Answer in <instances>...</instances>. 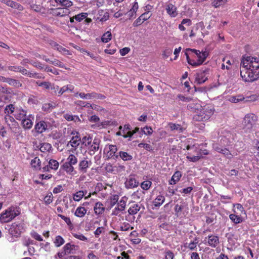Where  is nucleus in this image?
Here are the masks:
<instances>
[{
    "mask_svg": "<svg viewBox=\"0 0 259 259\" xmlns=\"http://www.w3.org/2000/svg\"><path fill=\"white\" fill-rule=\"evenodd\" d=\"M182 177V173L180 171H176L172 176L171 180L169 181L170 185L176 184L181 179Z\"/></svg>",
    "mask_w": 259,
    "mask_h": 259,
    "instance_id": "2f4dec72",
    "label": "nucleus"
},
{
    "mask_svg": "<svg viewBox=\"0 0 259 259\" xmlns=\"http://www.w3.org/2000/svg\"><path fill=\"white\" fill-rule=\"evenodd\" d=\"M59 163H54V167H52V163H48V165H46L42 167V171L45 172L49 170L50 168H54L55 169H56L58 168L59 166Z\"/></svg>",
    "mask_w": 259,
    "mask_h": 259,
    "instance_id": "603ef678",
    "label": "nucleus"
},
{
    "mask_svg": "<svg viewBox=\"0 0 259 259\" xmlns=\"http://www.w3.org/2000/svg\"><path fill=\"white\" fill-rule=\"evenodd\" d=\"M113 145H110L108 147H105L104 151V157L105 159H109L113 156Z\"/></svg>",
    "mask_w": 259,
    "mask_h": 259,
    "instance_id": "cd10ccee",
    "label": "nucleus"
},
{
    "mask_svg": "<svg viewBox=\"0 0 259 259\" xmlns=\"http://www.w3.org/2000/svg\"><path fill=\"white\" fill-rule=\"evenodd\" d=\"M47 128V123L43 120L37 122L34 126V130L38 134H41L44 133Z\"/></svg>",
    "mask_w": 259,
    "mask_h": 259,
    "instance_id": "4be33fe9",
    "label": "nucleus"
},
{
    "mask_svg": "<svg viewBox=\"0 0 259 259\" xmlns=\"http://www.w3.org/2000/svg\"><path fill=\"white\" fill-rule=\"evenodd\" d=\"M88 16L87 13H81L74 16L75 20L78 22H81Z\"/></svg>",
    "mask_w": 259,
    "mask_h": 259,
    "instance_id": "864d4df0",
    "label": "nucleus"
},
{
    "mask_svg": "<svg viewBox=\"0 0 259 259\" xmlns=\"http://www.w3.org/2000/svg\"><path fill=\"white\" fill-rule=\"evenodd\" d=\"M13 96L12 90L7 86L0 87V102L6 103L11 101Z\"/></svg>",
    "mask_w": 259,
    "mask_h": 259,
    "instance_id": "1a4fd4ad",
    "label": "nucleus"
},
{
    "mask_svg": "<svg viewBox=\"0 0 259 259\" xmlns=\"http://www.w3.org/2000/svg\"><path fill=\"white\" fill-rule=\"evenodd\" d=\"M164 196L160 193L153 201V204L155 207H159L165 201Z\"/></svg>",
    "mask_w": 259,
    "mask_h": 259,
    "instance_id": "393cba45",
    "label": "nucleus"
},
{
    "mask_svg": "<svg viewBox=\"0 0 259 259\" xmlns=\"http://www.w3.org/2000/svg\"><path fill=\"white\" fill-rule=\"evenodd\" d=\"M5 123L9 127L12 132L17 134L16 136L23 138L22 130L19 124L11 115H5L4 117Z\"/></svg>",
    "mask_w": 259,
    "mask_h": 259,
    "instance_id": "423d86ee",
    "label": "nucleus"
},
{
    "mask_svg": "<svg viewBox=\"0 0 259 259\" xmlns=\"http://www.w3.org/2000/svg\"><path fill=\"white\" fill-rule=\"evenodd\" d=\"M256 97L255 95H251L244 97L242 95L239 94L236 96H230L229 101L232 103H236L241 101L245 102H252L256 100Z\"/></svg>",
    "mask_w": 259,
    "mask_h": 259,
    "instance_id": "9b49d317",
    "label": "nucleus"
},
{
    "mask_svg": "<svg viewBox=\"0 0 259 259\" xmlns=\"http://www.w3.org/2000/svg\"><path fill=\"white\" fill-rule=\"evenodd\" d=\"M24 231L23 223L17 222L12 223L9 229V234L7 236V240L10 242H13L16 241V239L20 236V235Z\"/></svg>",
    "mask_w": 259,
    "mask_h": 259,
    "instance_id": "7ed1b4c3",
    "label": "nucleus"
},
{
    "mask_svg": "<svg viewBox=\"0 0 259 259\" xmlns=\"http://www.w3.org/2000/svg\"><path fill=\"white\" fill-rule=\"evenodd\" d=\"M46 204H50L53 200V195L51 193H48L44 199Z\"/></svg>",
    "mask_w": 259,
    "mask_h": 259,
    "instance_id": "e2e57ef3",
    "label": "nucleus"
},
{
    "mask_svg": "<svg viewBox=\"0 0 259 259\" xmlns=\"http://www.w3.org/2000/svg\"><path fill=\"white\" fill-rule=\"evenodd\" d=\"M198 243V238L195 237L193 241H191L189 243H186L185 245V247L189 248L191 250H194L197 248V244Z\"/></svg>",
    "mask_w": 259,
    "mask_h": 259,
    "instance_id": "473e14b6",
    "label": "nucleus"
},
{
    "mask_svg": "<svg viewBox=\"0 0 259 259\" xmlns=\"http://www.w3.org/2000/svg\"><path fill=\"white\" fill-rule=\"evenodd\" d=\"M229 218L235 224L240 223L243 221L242 218L240 214L233 213L229 215Z\"/></svg>",
    "mask_w": 259,
    "mask_h": 259,
    "instance_id": "7c9ffc66",
    "label": "nucleus"
},
{
    "mask_svg": "<svg viewBox=\"0 0 259 259\" xmlns=\"http://www.w3.org/2000/svg\"><path fill=\"white\" fill-rule=\"evenodd\" d=\"M58 216L61 219L63 220L69 226L71 227L72 226L71 221L69 218L65 217L62 214H58Z\"/></svg>",
    "mask_w": 259,
    "mask_h": 259,
    "instance_id": "338daca9",
    "label": "nucleus"
},
{
    "mask_svg": "<svg viewBox=\"0 0 259 259\" xmlns=\"http://www.w3.org/2000/svg\"><path fill=\"white\" fill-rule=\"evenodd\" d=\"M36 83L39 87H42L47 90L51 89L52 84L51 82H48V81H43V82L37 81Z\"/></svg>",
    "mask_w": 259,
    "mask_h": 259,
    "instance_id": "4d7b16f0",
    "label": "nucleus"
},
{
    "mask_svg": "<svg viewBox=\"0 0 259 259\" xmlns=\"http://www.w3.org/2000/svg\"><path fill=\"white\" fill-rule=\"evenodd\" d=\"M140 209V206L138 204H133L129 208L128 212L130 214H136Z\"/></svg>",
    "mask_w": 259,
    "mask_h": 259,
    "instance_id": "a19ab883",
    "label": "nucleus"
},
{
    "mask_svg": "<svg viewBox=\"0 0 259 259\" xmlns=\"http://www.w3.org/2000/svg\"><path fill=\"white\" fill-rule=\"evenodd\" d=\"M139 182L136 180L135 175H130L125 182V187L127 188H134L137 187Z\"/></svg>",
    "mask_w": 259,
    "mask_h": 259,
    "instance_id": "aec40b11",
    "label": "nucleus"
},
{
    "mask_svg": "<svg viewBox=\"0 0 259 259\" xmlns=\"http://www.w3.org/2000/svg\"><path fill=\"white\" fill-rule=\"evenodd\" d=\"M192 24V21L188 18H185L182 20L181 24H180L178 26L179 29L182 31H184L186 30L185 27L184 25H186L187 26H189Z\"/></svg>",
    "mask_w": 259,
    "mask_h": 259,
    "instance_id": "72a5a7b5",
    "label": "nucleus"
},
{
    "mask_svg": "<svg viewBox=\"0 0 259 259\" xmlns=\"http://www.w3.org/2000/svg\"><path fill=\"white\" fill-rule=\"evenodd\" d=\"M50 13L55 17H63L68 15L70 13V11L68 7L58 8L55 9H51Z\"/></svg>",
    "mask_w": 259,
    "mask_h": 259,
    "instance_id": "4468645a",
    "label": "nucleus"
},
{
    "mask_svg": "<svg viewBox=\"0 0 259 259\" xmlns=\"http://www.w3.org/2000/svg\"><path fill=\"white\" fill-rule=\"evenodd\" d=\"M100 140L98 139H95L91 145L89 149L91 151H97L99 148Z\"/></svg>",
    "mask_w": 259,
    "mask_h": 259,
    "instance_id": "79ce46f5",
    "label": "nucleus"
},
{
    "mask_svg": "<svg viewBox=\"0 0 259 259\" xmlns=\"http://www.w3.org/2000/svg\"><path fill=\"white\" fill-rule=\"evenodd\" d=\"M214 109L209 106H204L196 112L193 119L195 121H206L213 114Z\"/></svg>",
    "mask_w": 259,
    "mask_h": 259,
    "instance_id": "20e7f679",
    "label": "nucleus"
},
{
    "mask_svg": "<svg viewBox=\"0 0 259 259\" xmlns=\"http://www.w3.org/2000/svg\"><path fill=\"white\" fill-rule=\"evenodd\" d=\"M258 120V117L253 113L246 114L242 121V128L244 131L250 132Z\"/></svg>",
    "mask_w": 259,
    "mask_h": 259,
    "instance_id": "39448f33",
    "label": "nucleus"
},
{
    "mask_svg": "<svg viewBox=\"0 0 259 259\" xmlns=\"http://www.w3.org/2000/svg\"><path fill=\"white\" fill-rule=\"evenodd\" d=\"M68 162H88L85 160L83 154L81 152H73V154H70L67 158Z\"/></svg>",
    "mask_w": 259,
    "mask_h": 259,
    "instance_id": "f3484780",
    "label": "nucleus"
},
{
    "mask_svg": "<svg viewBox=\"0 0 259 259\" xmlns=\"http://www.w3.org/2000/svg\"><path fill=\"white\" fill-rule=\"evenodd\" d=\"M84 193L83 191H78L73 195V200L75 201H79L83 197Z\"/></svg>",
    "mask_w": 259,
    "mask_h": 259,
    "instance_id": "09e8293b",
    "label": "nucleus"
},
{
    "mask_svg": "<svg viewBox=\"0 0 259 259\" xmlns=\"http://www.w3.org/2000/svg\"><path fill=\"white\" fill-rule=\"evenodd\" d=\"M15 111V106L12 104L7 105L5 108V113L6 115H10Z\"/></svg>",
    "mask_w": 259,
    "mask_h": 259,
    "instance_id": "a18cd8bd",
    "label": "nucleus"
},
{
    "mask_svg": "<svg viewBox=\"0 0 259 259\" xmlns=\"http://www.w3.org/2000/svg\"><path fill=\"white\" fill-rule=\"evenodd\" d=\"M81 137L78 132L72 131L71 133L70 140L68 143L67 146H70L76 150V148L80 144Z\"/></svg>",
    "mask_w": 259,
    "mask_h": 259,
    "instance_id": "f8f14e48",
    "label": "nucleus"
},
{
    "mask_svg": "<svg viewBox=\"0 0 259 259\" xmlns=\"http://www.w3.org/2000/svg\"><path fill=\"white\" fill-rule=\"evenodd\" d=\"M119 131L116 133L117 135H120L123 136L124 138H131L134 134L137 133L139 131V128L136 127L133 131H131L132 128L130 124H125L123 127L121 126L119 127Z\"/></svg>",
    "mask_w": 259,
    "mask_h": 259,
    "instance_id": "6e6552de",
    "label": "nucleus"
},
{
    "mask_svg": "<svg viewBox=\"0 0 259 259\" xmlns=\"http://www.w3.org/2000/svg\"><path fill=\"white\" fill-rule=\"evenodd\" d=\"M105 210V207L103 204L100 202H97L94 206V211L96 214H100L104 212Z\"/></svg>",
    "mask_w": 259,
    "mask_h": 259,
    "instance_id": "f704fd0d",
    "label": "nucleus"
},
{
    "mask_svg": "<svg viewBox=\"0 0 259 259\" xmlns=\"http://www.w3.org/2000/svg\"><path fill=\"white\" fill-rule=\"evenodd\" d=\"M51 63L56 66H58L61 68L66 69L64 64L58 60L54 59V61H51Z\"/></svg>",
    "mask_w": 259,
    "mask_h": 259,
    "instance_id": "69168bd1",
    "label": "nucleus"
},
{
    "mask_svg": "<svg viewBox=\"0 0 259 259\" xmlns=\"http://www.w3.org/2000/svg\"><path fill=\"white\" fill-rule=\"evenodd\" d=\"M6 82L8 83L9 85L16 88H19L22 85V84L18 80L11 78H7Z\"/></svg>",
    "mask_w": 259,
    "mask_h": 259,
    "instance_id": "c9c22d12",
    "label": "nucleus"
},
{
    "mask_svg": "<svg viewBox=\"0 0 259 259\" xmlns=\"http://www.w3.org/2000/svg\"><path fill=\"white\" fill-rule=\"evenodd\" d=\"M92 143V138L90 135H87L81 138V148L84 147L89 149Z\"/></svg>",
    "mask_w": 259,
    "mask_h": 259,
    "instance_id": "b1692460",
    "label": "nucleus"
},
{
    "mask_svg": "<svg viewBox=\"0 0 259 259\" xmlns=\"http://www.w3.org/2000/svg\"><path fill=\"white\" fill-rule=\"evenodd\" d=\"M187 158L191 160L192 162H195L201 159L202 157L198 154L193 155L191 152L188 153V155L187 156Z\"/></svg>",
    "mask_w": 259,
    "mask_h": 259,
    "instance_id": "de8ad7c7",
    "label": "nucleus"
},
{
    "mask_svg": "<svg viewBox=\"0 0 259 259\" xmlns=\"http://www.w3.org/2000/svg\"><path fill=\"white\" fill-rule=\"evenodd\" d=\"M183 209V206L181 205L176 204L175 206V211L177 217L181 215V212Z\"/></svg>",
    "mask_w": 259,
    "mask_h": 259,
    "instance_id": "0e129e2a",
    "label": "nucleus"
},
{
    "mask_svg": "<svg viewBox=\"0 0 259 259\" xmlns=\"http://www.w3.org/2000/svg\"><path fill=\"white\" fill-rule=\"evenodd\" d=\"M152 182L150 181H144L141 184V188L144 190H148L151 186Z\"/></svg>",
    "mask_w": 259,
    "mask_h": 259,
    "instance_id": "13d9d810",
    "label": "nucleus"
},
{
    "mask_svg": "<svg viewBox=\"0 0 259 259\" xmlns=\"http://www.w3.org/2000/svg\"><path fill=\"white\" fill-rule=\"evenodd\" d=\"M201 108V105L196 101H193L187 105V109L195 113L199 111Z\"/></svg>",
    "mask_w": 259,
    "mask_h": 259,
    "instance_id": "bb28decb",
    "label": "nucleus"
},
{
    "mask_svg": "<svg viewBox=\"0 0 259 259\" xmlns=\"http://www.w3.org/2000/svg\"><path fill=\"white\" fill-rule=\"evenodd\" d=\"M127 199V198L126 197H123L120 201L117 202L114 208V215H117L120 212L124 210Z\"/></svg>",
    "mask_w": 259,
    "mask_h": 259,
    "instance_id": "6ab92c4d",
    "label": "nucleus"
},
{
    "mask_svg": "<svg viewBox=\"0 0 259 259\" xmlns=\"http://www.w3.org/2000/svg\"><path fill=\"white\" fill-rule=\"evenodd\" d=\"M139 136L141 137L143 134L146 135H150L153 132L152 128L150 126H146L143 128H142L141 131H139Z\"/></svg>",
    "mask_w": 259,
    "mask_h": 259,
    "instance_id": "ea45409f",
    "label": "nucleus"
},
{
    "mask_svg": "<svg viewBox=\"0 0 259 259\" xmlns=\"http://www.w3.org/2000/svg\"><path fill=\"white\" fill-rule=\"evenodd\" d=\"M205 244L212 248H217L220 245L219 237L217 235H210L205 238Z\"/></svg>",
    "mask_w": 259,
    "mask_h": 259,
    "instance_id": "2eb2a0df",
    "label": "nucleus"
},
{
    "mask_svg": "<svg viewBox=\"0 0 259 259\" xmlns=\"http://www.w3.org/2000/svg\"><path fill=\"white\" fill-rule=\"evenodd\" d=\"M187 51H191L193 54V58H190L188 54L185 53L188 63L194 67L202 65L208 56V53L206 51L200 52L199 50L192 49H187Z\"/></svg>",
    "mask_w": 259,
    "mask_h": 259,
    "instance_id": "f03ea898",
    "label": "nucleus"
},
{
    "mask_svg": "<svg viewBox=\"0 0 259 259\" xmlns=\"http://www.w3.org/2000/svg\"><path fill=\"white\" fill-rule=\"evenodd\" d=\"M165 9L167 14L171 18H175L178 15L177 8L175 5V2L172 1H169L165 4Z\"/></svg>",
    "mask_w": 259,
    "mask_h": 259,
    "instance_id": "ddd939ff",
    "label": "nucleus"
},
{
    "mask_svg": "<svg viewBox=\"0 0 259 259\" xmlns=\"http://www.w3.org/2000/svg\"><path fill=\"white\" fill-rule=\"evenodd\" d=\"M240 65V76L245 82L259 78V56L243 57Z\"/></svg>",
    "mask_w": 259,
    "mask_h": 259,
    "instance_id": "f257e3e1",
    "label": "nucleus"
},
{
    "mask_svg": "<svg viewBox=\"0 0 259 259\" xmlns=\"http://www.w3.org/2000/svg\"><path fill=\"white\" fill-rule=\"evenodd\" d=\"M233 212L236 214H240L241 215L244 212V209L241 204L237 203L233 205Z\"/></svg>",
    "mask_w": 259,
    "mask_h": 259,
    "instance_id": "4c0bfd02",
    "label": "nucleus"
},
{
    "mask_svg": "<svg viewBox=\"0 0 259 259\" xmlns=\"http://www.w3.org/2000/svg\"><path fill=\"white\" fill-rule=\"evenodd\" d=\"M30 235L31 237L35 239L36 240L38 241H42L43 240L42 237L34 231H32L30 233Z\"/></svg>",
    "mask_w": 259,
    "mask_h": 259,
    "instance_id": "680f3d73",
    "label": "nucleus"
},
{
    "mask_svg": "<svg viewBox=\"0 0 259 259\" xmlns=\"http://www.w3.org/2000/svg\"><path fill=\"white\" fill-rule=\"evenodd\" d=\"M30 8L36 12H41V11L44 10L43 7L41 5L36 4L31 5Z\"/></svg>",
    "mask_w": 259,
    "mask_h": 259,
    "instance_id": "052dcab7",
    "label": "nucleus"
},
{
    "mask_svg": "<svg viewBox=\"0 0 259 259\" xmlns=\"http://www.w3.org/2000/svg\"><path fill=\"white\" fill-rule=\"evenodd\" d=\"M18 72L21 73L23 75L28 76L29 77H33L35 78H40L41 77L39 74L36 72H32L28 71L26 69L23 67L20 66Z\"/></svg>",
    "mask_w": 259,
    "mask_h": 259,
    "instance_id": "5701e85b",
    "label": "nucleus"
},
{
    "mask_svg": "<svg viewBox=\"0 0 259 259\" xmlns=\"http://www.w3.org/2000/svg\"><path fill=\"white\" fill-rule=\"evenodd\" d=\"M19 208L17 207H10L3 212L0 217L2 223L9 222L20 214Z\"/></svg>",
    "mask_w": 259,
    "mask_h": 259,
    "instance_id": "0eeeda50",
    "label": "nucleus"
},
{
    "mask_svg": "<svg viewBox=\"0 0 259 259\" xmlns=\"http://www.w3.org/2000/svg\"><path fill=\"white\" fill-rule=\"evenodd\" d=\"M0 1L7 6L19 12H21L24 10V7L22 5L12 0H0Z\"/></svg>",
    "mask_w": 259,
    "mask_h": 259,
    "instance_id": "a211bd4d",
    "label": "nucleus"
},
{
    "mask_svg": "<svg viewBox=\"0 0 259 259\" xmlns=\"http://www.w3.org/2000/svg\"><path fill=\"white\" fill-rule=\"evenodd\" d=\"M87 213V209L84 207H78L74 213L75 216L79 218L83 217Z\"/></svg>",
    "mask_w": 259,
    "mask_h": 259,
    "instance_id": "58836bf2",
    "label": "nucleus"
},
{
    "mask_svg": "<svg viewBox=\"0 0 259 259\" xmlns=\"http://www.w3.org/2000/svg\"><path fill=\"white\" fill-rule=\"evenodd\" d=\"M14 116L16 119L22 120L26 117V111L22 109H17L15 111Z\"/></svg>",
    "mask_w": 259,
    "mask_h": 259,
    "instance_id": "a878e982",
    "label": "nucleus"
},
{
    "mask_svg": "<svg viewBox=\"0 0 259 259\" xmlns=\"http://www.w3.org/2000/svg\"><path fill=\"white\" fill-rule=\"evenodd\" d=\"M175 257L174 253L170 250L165 251V259H174Z\"/></svg>",
    "mask_w": 259,
    "mask_h": 259,
    "instance_id": "774afa93",
    "label": "nucleus"
},
{
    "mask_svg": "<svg viewBox=\"0 0 259 259\" xmlns=\"http://www.w3.org/2000/svg\"><path fill=\"white\" fill-rule=\"evenodd\" d=\"M120 157L124 161L130 160L132 156L125 152H120Z\"/></svg>",
    "mask_w": 259,
    "mask_h": 259,
    "instance_id": "bf43d9fd",
    "label": "nucleus"
},
{
    "mask_svg": "<svg viewBox=\"0 0 259 259\" xmlns=\"http://www.w3.org/2000/svg\"><path fill=\"white\" fill-rule=\"evenodd\" d=\"M76 163H64L63 165V168L69 173H71L73 170V167L72 164H75Z\"/></svg>",
    "mask_w": 259,
    "mask_h": 259,
    "instance_id": "8fccbe9b",
    "label": "nucleus"
},
{
    "mask_svg": "<svg viewBox=\"0 0 259 259\" xmlns=\"http://www.w3.org/2000/svg\"><path fill=\"white\" fill-rule=\"evenodd\" d=\"M55 2L59 5L69 8L73 5V2L70 0H54Z\"/></svg>",
    "mask_w": 259,
    "mask_h": 259,
    "instance_id": "e433bc0d",
    "label": "nucleus"
},
{
    "mask_svg": "<svg viewBox=\"0 0 259 259\" xmlns=\"http://www.w3.org/2000/svg\"><path fill=\"white\" fill-rule=\"evenodd\" d=\"M74 89V87L73 85L71 84H67L66 85H64L63 87L60 88L59 92L58 94V96L60 97L62 95H63V93L69 91L70 92H73Z\"/></svg>",
    "mask_w": 259,
    "mask_h": 259,
    "instance_id": "c85d7f7f",
    "label": "nucleus"
},
{
    "mask_svg": "<svg viewBox=\"0 0 259 259\" xmlns=\"http://www.w3.org/2000/svg\"><path fill=\"white\" fill-rule=\"evenodd\" d=\"M208 72L209 69H208L198 71L195 75V81L199 84L205 82L207 79Z\"/></svg>",
    "mask_w": 259,
    "mask_h": 259,
    "instance_id": "dca6fc26",
    "label": "nucleus"
},
{
    "mask_svg": "<svg viewBox=\"0 0 259 259\" xmlns=\"http://www.w3.org/2000/svg\"><path fill=\"white\" fill-rule=\"evenodd\" d=\"M75 246L70 243H67L64 246V249L65 253H73V250L74 249Z\"/></svg>",
    "mask_w": 259,
    "mask_h": 259,
    "instance_id": "49530a36",
    "label": "nucleus"
},
{
    "mask_svg": "<svg viewBox=\"0 0 259 259\" xmlns=\"http://www.w3.org/2000/svg\"><path fill=\"white\" fill-rule=\"evenodd\" d=\"M64 243V240L61 236L56 237L54 244L56 246L59 247Z\"/></svg>",
    "mask_w": 259,
    "mask_h": 259,
    "instance_id": "5fc2aeb1",
    "label": "nucleus"
},
{
    "mask_svg": "<svg viewBox=\"0 0 259 259\" xmlns=\"http://www.w3.org/2000/svg\"><path fill=\"white\" fill-rule=\"evenodd\" d=\"M111 33L109 31L105 32L102 36L101 40L104 42H107L111 39Z\"/></svg>",
    "mask_w": 259,
    "mask_h": 259,
    "instance_id": "6e6d98bb",
    "label": "nucleus"
},
{
    "mask_svg": "<svg viewBox=\"0 0 259 259\" xmlns=\"http://www.w3.org/2000/svg\"><path fill=\"white\" fill-rule=\"evenodd\" d=\"M52 148V146L48 143H43L40 144L39 150L41 152H49Z\"/></svg>",
    "mask_w": 259,
    "mask_h": 259,
    "instance_id": "37998d69",
    "label": "nucleus"
},
{
    "mask_svg": "<svg viewBox=\"0 0 259 259\" xmlns=\"http://www.w3.org/2000/svg\"><path fill=\"white\" fill-rule=\"evenodd\" d=\"M57 105L54 102L46 103L42 105V110L46 112H51L56 107Z\"/></svg>",
    "mask_w": 259,
    "mask_h": 259,
    "instance_id": "c756f323",
    "label": "nucleus"
},
{
    "mask_svg": "<svg viewBox=\"0 0 259 259\" xmlns=\"http://www.w3.org/2000/svg\"><path fill=\"white\" fill-rule=\"evenodd\" d=\"M54 47H56L57 50L59 51L60 52L63 53L64 54H69V51L63 47L62 46L58 45L56 42L54 43Z\"/></svg>",
    "mask_w": 259,
    "mask_h": 259,
    "instance_id": "3c124183",
    "label": "nucleus"
},
{
    "mask_svg": "<svg viewBox=\"0 0 259 259\" xmlns=\"http://www.w3.org/2000/svg\"><path fill=\"white\" fill-rule=\"evenodd\" d=\"M33 116L30 114L22 120V125L25 130L30 129L33 125Z\"/></svg>",
    "mask_w": 259,
    "mask_h": 259,
    "instance_id": "412c9836",
    "label": "nucleus"
},
{
    "mask_svg": "<svg viewBox=\"0 0 259 259\" xmlns=\"http://www.w3.org/2000/svg\"><path fill=\"white\" fill-rule=\"evenodd\" d=\"M172 53V49L170 48H165L163 49L162 52V57L164 59L167 58L171 55Z\"/></svg>",
    "mask_w": 259,
    "mask_h": 259,
    "instance_id": "c03bdc74",
    "label": "nucleus"
},
{
    "mask_svg": "<svg viewBox=\"0 0 259 259\" xmlns=\"http://www.w3.org/2000/svg\"><path fill=\"white\" fill-rule=\"evenodd\" d=\"M74 96L77 97L79 96L83 99H105L106 97L102 94H98L96 92H92L91 93L85 94L84 93H76L74 94Z\"/></svg>",
    "mask_w": 259,
    "mask_h": 259,
    "instance_id": "9d476101",
    "label": "nucleus"
}]
</instances>
